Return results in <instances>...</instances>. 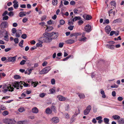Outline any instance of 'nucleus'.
Segmentation results:
<instances>
[{
  "mask_svg": "<svg viewBox=\"0 0 124 124\" xmlns=\"http://www.w3.org/2000/svg\"><path fill=\"white\" fill-rule=\"evenodd\" d=\"M13 3L14 4L13 7L15 9H17L18 7V2L17 1V0H14L13 1Z\"/></svg>",
  "mask_w": 124,
  "mask_h": 124,
  "instance_id": "nucleus-9",
  "label": "nucleus"
},
{
  "mask_svg": "<svg viewBox=\"0 0 124 124\" xmlns=\"http://www.w3.org/2000/svg\"><path fill=\"white\" fill-rule=\"evenodd\" d=\"M81 19V18L80 16H76L75 17L73 18L72 20L73 22H74L76 21L80 20Z\"/></svg>",
  "mask_w": 124,
  "mask_h": 124,
  "instance_id": "nucleus-25",
  "label": "nucleus"
},
{
  "mask_svg": "<svg viewBox=\"0 0 124 124\" xmlns=\"http://www.w3.org/2000/svg\"><path fill=\"white\" fill-rule=\"evenodd\" d=\"M38 84V83H35L34 82L31 84V85L33 86L34 87H36Z\"/></svg>",
  "mask_w": 124,
  "mask_h": 124,
  "instance_id": "nucleus-48",
  "label": "nucleus"
},
{
  "mask_svg": "<svg viewBox=\"0 0 124 124\" xmlns=\"http://www.w3.org/2000/svg\"><path fill=\"white\" fill-rule=\"evenodd\" d=\"M47 71L45 68L43 69L39 72V74H46L47 73Z\"/></svg>",
  "mask_w": 124,
  "mask_h": 124,
  "instance_id": "nucleus-20",
  "label": "nucleus"
},
{
  "mask_svg": "<svg viewBox=\"0 0 124 124\" xmlns=\"http://www.w3.org/2000/svg\"><path fill=\"white\" fill-rule=\"evenodd\" d=\"M46 36H44V37H41L40 38L39 40L40 41L43 43H49L52 41V38L51 37H47Z\"/></svg>",
  "mask_w": 124,
  "mask_h": 124,
  "instance_id": "nucleus-2",
  "label": "nucleus"
},
{
  "mask_svg": "<svg viewBox=\"0 0 124 124\" xmlns=\"http://www.w3.org/2000/svg\"><path fill=\"white\" fill-rule=\"evenodd\" d=\"M118 122L119 123L124 124V119L122 118L120 119L118 121Z\"/></svg>",
  "mask_w": 124,
  "mask_h": 124,
  "instance_id": "nucleus-32",
  "label": "nucleus"
},
{
  "mask_svg": "<svg viewBox=\"0 0 124 124\" xmlns=\"http://www.w3.org/2000/svg\"><path fill=\"white\" fill-rule=\"evenodd\" d=\"M28 122L27 120L19 121L18 122V124H28Z\"/></svg>",
  "mask_w": 124,
  "mask_h": 124,
  "instance_id": "nucleus-23",
  "label": "nucleus"
},
{
  "mask_svg": "<svg viewBox=\"0 0 124 124\" xmlns=\"http://www.w3.org/2000/svg\"><path fill=\"white\" fill-rule=\"evenodd\" d=\"M13 15V12L10 11L8 14V15L10 16H12Z\"/></svg>",
  "mask_w": 124,
  "mask_h": 124,
  "instance_id": "nucleus-57",
  "label": "nucleus"
},
{
  "mask_svg": "<svg viewBox=\"0 0 124 124\" xmlns=\"http://www.w3.org/2000/svg\"><path fill=\"white\" fill-rule=\"evenodd\" d=\"M110 4L112 6H113L115 7L116 5V3L114 1H112L110 2Z\"/></svg>",
  "mask_w": 124,
  "mask_h": 124,
  "instance_id": "nucleus-35",
  "label": "nucleus"
},
{
  "mask_svg": "<svg viewBox=\"0 0 124 124\" xmlns=\"http://www.w3.org/2000/svg\"><path fill=\"white\" fill-rule=\"evenodd\" d=\"M105 30L106 32L109 34L111 30L110 27L108 25L106 26L105 28Z\"/></svg>",
  "mask_w": 124,
  "mask_h": 124,
  "instance_id": "nucleus-12",
  "label": "nucleus"
},
{
  "mask_svg": "<svg viewBox=\"0 0 124 124\" xmlns=\"http://www.w3.org/2000/svg\"><path fill=\"white\" fill-rule=\"evenodd\" d=\"M91 26L89 24L86 25L84 28L85 31L87 32H90L91 31Z\"/></svg>",
  "mask_w": 124,
  "mask_h": 124,
  "instance_id": "nucleus-7",
  "label": "nucleus"
},
{
  "mask_svg": "<svg viewBox=\"0 0 124 124\" xmlns=\"http://www.w3.org/2000/svg\"><path fill=\"white\" fill-rule=\"evenodd\" d=\"M36 46L37 47H41L42 46V45L40 43H38L37 44Z\"/></svg>",
  "mask_w": 124,
  "mask_h": 124,
  "instance_id": "nucleus-59",
  "label": "nucleus"
},
{
  "mask_svg": "<svg viewBox=\"0 0 124 124\" xmlns=\"http://www.w3.org/2000/svg\"><path fill=\"white\" fill-rule=\"evenodd\" d=\"M26 13L25 12H21L19 13V16L20 17H22L26 16Z\"/></svg>",
  "mask_w": 124,
  "mask_h": 124,
  "instance_id": "nucleus-21",
  "label": "nucleus"
},
{
  "mask_svg": "<svg viewBox=\"0 0 124 124\" xmlns=\"http://www.w3.org/2000/svg\"><path fill=\"white\" fill-rule=\"evenodd\" d=\"M27 18L26 17H24L22 21L23 23H25L27 21Z\"/></svg>",
  "mask_w": 124,
  "mask_h": 124,
  "instance_id": "nucleus-53",
  "label": "nucleus"
},
{
  "mask_svg": "<svg viewBox=\"0 0 124 124\" xmlns=\"http://www.w3.org/2000/svg\"><path fill=\"white\" fill-rule=\"evenodd\" d=\"M39 112L38 108L36 107H34L32 108V112L34 113H37Z\"/></svg>",
  "mask_w": 124,
  "mask_h": 124,
  "instance_id": "nucleus-17",
  "label": "nucleus"
},
{
  "mask_svg": "<svg viewBox=\"0 0 124 124\" xmlns=\"http://www.w3.org/2000/svg\"><path fill=\"white\" fill-rule=\"evenodd\" d=\"M26 62V61L24 60H23L22 61L20 62V64L22 65H23L25 64V63Z\"/></svg>",
  "mask_w": 124,
  "mask_h": 124,
  "instance_id": "nucleus-41",
  "label": "nucleus"
},
{
  "mask_svg": "<svg viewBox=\"0 0 124 124\" xmlns=\"http://www.w3.org/2000/svg\"><path fill=\"white\" fill-rule=\"evenodd\" d=\"M33 70V69H28L27 70V71H28L29 73H28V75H29L30 73H31L32 71Z\"/></svg>",
  "mask_w": 124,
  "mask_h": 124,
  "instance_id": "nucleus-49",
  "label": "nucleus"
},
{
  "mask_svg": "<svg viewBox=\"0 0 124 124\" xmlns=\"http://www.w3.org/2000/svg\"><path fill=\"white\" fill-rule=\"evenodd\" d=\"M51 110L53 111L54 112L56 113L57 111L56 110V108L55 107L53 106H52L51 107Z\"/></svg>",
  "mask_w": 124,
  "mask_h": 124,
  "instance_id": "nucleus-26",
  "label": "nucleus"
},
{
  "mask_svg": "<svg viewBox=\"0 0 124 124\" xmlns=\"http://www.w3.org/2000/svg\"><path fill=\"white\" fill-rule=\"evenodd\" d=\"M8 18V16H6L4 17L3 18V20H7Z\"/></svg>",
  "mask_w": 124,
  "mask_h": 124,
  "instance_id": "nucleus-55",
  "label": "nucleus"
},
{
  "mask_svg": "<svg viewBox=\"0 0 124 124\" xmlns=\"http://www.w3.org/2000/svg\"><path fill=\"white\" fill-rule=\"evenodd\" d=\"M27 35L26 34H23L21 36V37L23 39H25L26 38Z\"/></svg>",
  "mask_w": 124,
  "mask_h": 124,
  "instance_id": "nucleus-51",
  "label": "nucleus"
},
{
  "mask_svg": "<svg viewBox=\"0 0 124 124\" xmlns=\"http://www.w3.org/2000/svg\"><path fill=\"white\" fill-rule=\"evenodd\" d=\"M83 21L82 20H79L78 22V23L79 25H81L83 23Z\"/></svg>",
  "mask_w": 124,
  "mask_h": 124,
  "instance_id": "nucleus-56",
  "label": "nucleus"
},
{
  "mask_svg": "<svg viewBox=\"0 0 124 124\" xmlns=\"http://www.w3.org/2000/svg\"><path fill=\"white\" fill-rule=\"evenodd\" d=\"M46 112L47 114H50L52 113V111L49 108H48L46 109Z\"/></svg>",
  "mask_w": 124,
  "mask_h": 124,
  "instance_id": "nucleus-19",
  "label": "nucleus"
},
{
  "mask_svg": "<svg viewBox=\"0 0 124 124\" xmlns=\"http://www.w3.org/2000/svg\"><path fill=\"white\" fill-rule=\"evenodd\" d=\"M53 29V27L52 26L47 27L45 30V31H49Z\"/></svg>",
  "mask_w": 124,
  "mask_h": 124,
  "instance_id": "nucleus-29",
  "label": "nucleus"
},
{
  "mask_svg": "<svg viewBox=\"0 0 124 124\" xmlns=\"http://www.w3.org/2000/svg\"><path fill=\"white\" fill-rule=\"evenodd\" d=\"M60 23L61 25H63L65 23V21L63 20H61L60 21Z\"/></svg>",
  "mask_w": 124,
  "mask_h": 124,
  "instance_id": "nucleus-46",
  "label": "nucleus"
},
{
  "mask_svg": "<svg viewBox=\"0 0 124 124\" xmlns=\"http://www.w3.org/2000/svg\"><path fill=\"white\" fill-rule=\"evenodd\" d=\"M46 95V94L44 93H41L39 94V96L41 98H43Z\"/></svg>",
  "mask_w": 124,
  "mask_h": 124,
  "instance_id": "nucleus-38",
  "label": "nucleus"
},
{
  "mask_svg": "<svg viewBox=\"0 0 124 124\" xmlns=\"http://www.w3.org/2000/svg\"><path fill=\"white\" fill-rule=\"evenodd\" d=\"M106 46L107 48L111 49H114L115 47V46L113 45H107Z\"/></svg>",
  "mask_w": 124,
  "mask_h": 124,
  "instance_id": "nucleus-22",
  "label": "nucleus"
},
{
  "mask_svg": "<svg viewBox=\"0 0 124 124\" xmlns=\"http://www.w3.org/2000/svg\"><path fill=\"white\" fill-rule=\"evenodd\" d=\"M64 44L63 43H60L59 44V47L60 48L62 47Z\"/></svg>",
  "mask_w": 124,
  "mask_h": 124,
  "instance_id": "nucleus-54",
  "label": "nucleus"
},
{
  "mask_svg": "<svg viewBox=\"0 0 124 124\" xmlns=\"http://www.w3.org/2000/svg\"><path fill=\"white\" fill-rule=\"evenodd\" d=\"M112 117L114 118L115 120H118L120 118V117L117 115H115L112 116Z\"/></svg>",
  "mask_w": 124,
  "mask_h": 124,
  "instance_id": "nucleus-28",
  "label": "nucleus"
},
{
  "mask_svg": "<svg viewBox=\"0 0 124 124\" xmlns=\"http://www.w3.org/2000/svg\"><path fill=\"white\" fill-rule=\"evenodd\" d=\"M6 36H4V39L5 40L7 41H8V32L7 31H6V33H5Z\"/></svg>",
  "mask_w": 124,
  "mask_h": 124,
  "instance_id": "nucleus-27",
  "label": "nucleus"
},
{
  "mask_svg": "<svg viewBox=\"0 0 124 124\" xmlns=\"http://www.w3.org/2000/svg\"><path fill=\"white\" fill-rule=\"evenodd\" d=\"M102 118L101 116H99L96 117V119L97 120H98V123L100 124L103 122V120H102Z\"/></svg>",
  "mask_w": 124,
  "mask_h": 124,
  "instance_id": "nucleus-13",
  "label": "nucleus"
},
{
  "mask_svg": "<svg viewBox=\"0 0 124 124\" xmlns=\"http://www.w3.org/2000/svg\"><path fill=\"white\" fill-rule=\"evenodd\" d=\"M92 108L91 106L89 105L87 106L86 109L84 111V114L85 115H88L91 110Z\"/></svg>",
  "mask_w": 124,
  "mask_h": 124,
  "instance_id": "nucleus-5",
  "label": "nucleus"
},
{
  "mask_svg": "<svg viewBox=\"0 0 124 124\" xmlns=\"http://www.w3.org/2000/svg\"><path fill=\"white\" fill-rule=\"evenodd\" d=\"M9 112L7 111H5L3 112L2 114L3 116H6L8 114Z\"/></svg>",
  "mask_w": 124,
  "mask_h": 124,
  "instance_id": "nucleus-30",
  "label": "nucleus"
},
{
  "mask_svg": "<svg viewBox=\"0 0 124 124\" xmlns=\"http://www.w3.org/2000/svg\"><path fill=\"white\" fill-rule=\"evenodd\" d=\"M83 16L85 19L86 20H90L92 18L91 16L89 15L85 14L83 15Z\"/></svg>",
  "mask_w": 124,
  "mask_h": 124,
  "instance_id": "nucleus-8",
  "label": "nucleus"
},
{
  "mask_svg": "<svg viewBox=\"0 0 124 124\" xmlns=\"http://www.w3.org/2000/svg\"><path fill=\"white\" fill-rule=\"evenodd\" d=\"M86 38V37H84V38H81L80 39V41H85Z\"/></svg>",
  "mask_w": 124,
  "mask_h": 124,
  "instance_id": "nucleus-44",
  "label": "nucleus"
},
{
  "mask_svg": "<svg viewBox=\"0 0 124 124\" xmlns=\"http://www.w3.org/2000/svg\"><path fill=\"white\" fill-rule=\"evenodd\" d=\"M44 36H46L47 37L51 38L52 39H56L58 36V32L55 33L54 32L49 33L47 32H45L43 34Z\"/></svg>",
  "mask_w": 124,
  "mask_h": 124,
  "instance_id": "nucleus-1",
  "label": "nucleus"
},
{
  "mask_svg": "<svg viewBox=\"0 0 124 124\" xmlns=\"http://www.w3.org/2000/svg\"><path fill=\"white\" fill-rule=\"evenodd\" d=\"M23 84L24 86L27 87L29 86V85L28 84H26L24 82H22V83L21 84Z\"/></svg>",
  "mask_w": 124,
  "mask_h": 124,
  "instance_id": "nucleus-37",
  "label": "nucleus"
},
{
  "mask_svg": "<svg viewBox=\"0 0 124 124\" xmlns=\"http://www.w3.org/2000/svg\"><path fill=\"white\" fill-rule=\"evenodd\" d=\"M112 95L114 97H115L116 95V93L115 91H113L112 92Z\"/></svg>",
  "mask_w": 124,
  "mask_h": 124,
  "instance_id": "nucleus-64",
  "label": "nucleus"
},
{
  "mask_svg": "<svg viewBox=\"0 0 124 124\" xmlns=\"http://www.w3.org/2000/svg\"><path fill=\"white\" fill-rule=\"evenodd\" d=\"M21 31L20 30H18L16 32V37H19L21 34Z\"/></svg>",
  "mask_w": 124,
  "mask_h": 124,
  "instance_id": "nucleus-16",
  "label": "nucleus"
},
{
  "mask_svg": "<svg viewBox=\"0 0 124 124\" xmlns=\"http://www.w3.org/2000/svg\"><path fill=\"white\" fill-rule=\"evenodd\" d=\"M68 24L69 25H72L73 24V23L72 22L70 21V20H68Z\"/></svg>",
  "mask_w": 124,
  "mask_h": 124,
  "instance_id": "nucleus-50",
  "label": "nucleus"
},
{
  "mask_svg": "<svg viewBox=\"0 0 124 124\" xmlns=\"http://www.w3.org/2000/svg\"><path fill=\"white\" fill-rule=\"evenodd\" d=\"M109 23V21L108 19H106L105 21V23L103 22V24H104L105 23H106L107 24H108Z\"/></svg>",
  "mask_w": 124,
  "mask_h": 124,
  "instance_id": "nucleus-63",
  "label": "nucleus"
},
{
  "mask_svg": "<svg viewBox=\"0 0 124 124\" xmlns=\"http://www.w3.org/2000/svg\"><path fill=\"white\" fill-rule=\"evenodd\" d=\"M5 88H7V89H4L2 90V91L4 93H6L8 90L9 91L11 92H12L14 91V88L10 85H6L5 86H4L2 87L3 89H4Z\"/></svg>",
  "mask_w": 124,
  "mask_h": 124,
  "instance_id": "nucleus-3",
  "label": "nucleus"
},
{
  "mask_svg": "<svg viewBox=\"0 0 124 124\" xmlns=\"http://www.w3.org/2000/svg\"><path fill=\"white\" fill-rule=\"evenodd\" d=\"M74 41L73 40H72V39H70V40H66V43L67 44H72L73 43H74Z\"/></svg>",
  "mask_w": 124,
  "mask_h": 124,
  "instance_id": "nucleus-24",
  "label": "nucleus"
},
{
  "mask_svg": "<svg viewBox=\"0 0 124 124\" xmlns=\"http://www.w3.org/2000/svg\"><path fill=\"white\" fill-rule=\"evenodd\" d=\"M14 41L16 44H17L19 42V39L17 38H15L14 39Z\"/></svg>",
  "mask_w": 124,
  "mask_h": 124,
  "instance_id": "nucleus-45",
  "label": "nucleus"
},
{
  "mask_svg": "<svg viewBox=\"0 0 124 124\" xmlns=\"http://www.w3.org/2000/svg\"><path fill=\"white\" fill-rule=\"evenodd\" d=\"M18 110L19 112H23V111H24L25 110L22 107L20 108Z\"/></svg>",
  "mask_w": 124,
  "mask_h": 124,
  "instance_id": "nucleus-36",
  "label": "nucleus"
},
{
  "mask_svg": "<svg viewBox=\"0 0 124 124\" xmlns=\"http://www.w3.org/2000/svg\"><path fill=\"white\" fill-rule=\"evenodd\" d=\"M73 27L74 26H69L68 27V28L70 30H73Z\"/></svg>",
  "mask_w": 124,
  "mask_h": 124,
  "instance_id": "nucleus-60",
  "label": "nucleus"
},
{
  "mask_svg": "<svg viewBox=\"0 0 124 124\" xmlns=\"http://www.w3.org/2000/svg\"><path fill=\"white\" fill-rule=\"evenodd\" d=\"M21 83H22V81H20V82H16L14 83V84L13 85V86L15 88L17 87V88L16 89H19V88H18V87H19L20 84H21Z\"/></svg>",
  "mask_w": 124,
  "mask_h": 124,
  "instance_id": "nucleus-10",
  "label": "nucleus"
},
{
  "mask_svg": "<svg viewBox=\"0 0 124 124\" xmlns=\"http://www.w3.org/2000/svg\"><path fill=\"white\" fill-rule=\"evenodd\" d=\"M51 83L52 85H54L55 83V81L54 78L52 79L51 80Z\"/></svg>",
  "mask_w": 124,
  "mask_h": 124,
  "instance_id": "nucleus-43",
  "label": "nucleus"
},
{
  "mask_svg": "<svg viewBox=\"0 0 124 124\" xmlns=\"http://www.w3.org/2000/svg\"><path fill=\"white\" fill-rule=\"evenodd\" d=\"M75 4V2L73 0H72L70 2V4L72 5H74Z\"/></svg>",
  "mask_w": 124,
  "mask_h": 124,
  "instance_id": "nucleus-62",
  "label": "nucleus"
},
{
  "mask_svg": "<svg viewBox=\"0 0 124 124\" xmlns=\"http://www.w3.org/2000/svg\"><path fill=\"white\" fill-rule=\"evenodd\" d=\"M77 94L80 99H84L85 98V96L83 93H79Z\"/></svg>",
  "mask_w": 124,
  "mask_h": 124,
  "instance_id": "nucleus-18",
  "label": "nucleus"
},
{
  "mask_svg": "<svg viewBox=\"0 0 124 124\" xmlns=\"http://www.w3.org/2000/svg\"><path fill=\"white\" fill-rule=\"evenodd\" d=\"M16 56L12 57H9L8 59V61L9 62H14L16 60Z\"/></svg>",
  "mask_w": 124,
  "mask_h": 124,
  "instance_id": "nucleus-11",
  "label": "nucleus"
},
{
  "mask_svg": "<svg viewBox=\"0 0 124 124\" xmlns=\"http://www.w3.org/2000/svg\"><path fill=\"white\" fill-rule=\"evenodd\" d=\"M3 122L6 124H14L15 121L14 120L8 118H5L2 120Z\"/></svg>",
  "mask_w": 124,
  "mask_h": 124,
  "instance_id": "nucleus-4",
  "label": "nucleus"
},
{
  "mask_svg": "<svg viewBox=\"0 0 124 124\" xmlns=\"http://www.w3.org/2000/svg\"><path fill=\"white\" fill-rule=\"evenodd\" d=\"M23 40H22L19 43V45L21 47H23Z\"/></svg>",
  "mask_w": 124,
  "mask_h": 124,
  "instance_id": "nucleus-33",
  "label": "nucleus"
},
{
  "mask_svg": "<svg viewBox=\"0 0 124 124\" xmlns=\"http://www.w3.org/2000/svg\"><path fill=\"white\" fill-rule=\"evenodd\" d=\"M57 0H53L52 1V4L54 5H55L57 4Z\"/></svg>",
  "mask_w": 124,
  "mask_h": 124,
  "instance_id": "nucleus-34",
  "label": "nucleus"
},
{
  "mask_svg": "<svg viewBox=\"0 0 124 124\" xmlns=\"http://www.w3.org/2000/svg\"><path fill=\"white\" fill-rule=\"evenodd\" d=\"M55 90L53 88L50 89L49 90V91L51 94L53 93L54 92H55Z\"/></svg>",
  "mask_w": 124,
  "mask_h": 124,
  "instance_id": "nucleus-47",
  "label": "nucleus"
},
{
  "mask_svg": "<svg viewBox=\"0 0 124 124\" xmlns=\"http://www.w3.org/2000/svg\"><path fill=\"white\" fill-rule=\"evenodd\" d=\"M12 32L14 34H15L17 32L16 28H13L12 29Z\"/></svg>",
  "mask_w": 124,
  "mask_h": 124,
  "instance_id": "nucleus-52",
  "label": "nucleus"
},
{
  "mask_svg": "<svg viewBox=\"0 0 124 124\" xmlns=\"http://www.w3.org/2000/svg\"><path fill=\"white\" fill-rule=\"evenodd\" d=\"M51 121L52 123H57L59 122V119L57 117H54L52 118Z\"/></svg>",
  "mask_w": 124,
  "mask_h": 124,
  "instance_id": "nucleus-6",
  "label": "nucleus"
},
{
  "mask_svg": "<svg viewBox=\"0 0 124 124\" xmlns=\"http://www.w3.org/2000/svg\"><path fill=\"white\" fill-rule=\"evenodd\" d=\"M45 68L46 69V71H47V73L51 69V68H50V67L49 66L46 67Z\"/></svg>",
  "mask_w": 124,
  "mask_h": 124,
  "instance_id": "nucleus-39",
  "label": "nucleus"
},
{
  "mask_svg": "<svg viewBox=\"0 0 124 124\" xmlns=\"http://www.w3.org/2000/svg\"><path fill=\"white\" fill-rule=\"evenodd\" d=\"M123 98L121 97H118L117 100L119 101H122L123 99Z\"/></svg>",
  "mask_w": 124,
  "mask_h": 124,
  "instance_id": "nucleus-61",
  "label": "nucleus"
},
{
  "mask_svg": "<svg viewBox=\"0 0 124 124\" xmlns=\"http://www.w3.org/2000/svg\"><path fill=\"white\" fill-rule=\"evenodd\" d=\"M104 123L106 124H109L108 122L109 120L107 118H104Z\"/></svg>",
  "mask_w": 124,
  "mask_h": 124,
  "instance_id": "nucleus-31",
  "label": "nucleus"
},
{
  "mask_svg": "<svg viewBox=\"0 0 124 124\" xmlns=\"http://www.w3.org/2000/svg\"><path fill=\"white\" fill-rule=\"evenodd\" d=\"M7 23L6 22H4L2 23L0 25L1 28H5L7 26Z\"/></svg>",
  "mask_w": 124,
  "mask_h": 124,
  "instance_id": "nucleus-14",
  "label": "nucleus"
},
{
  "mask_svg": "<svg viewBox=\"0 0 124 124\" xmlns=\"http://www.w3.org/2000/svg\"><path fill=\"white\" fill-rule=\"evenodd\" d=\"M47 62L46 61H45L42 64V65L43 66H46L47 64Z\"/></svg>",
  "mask_w": 124,
  "mask_h": 124,
  "instance_id": "nucleus-58",
  "label": "nucleus"
},
{
  "mask_svg": "<svg viewBox=\"0 0 124 124\" xmlns=\"http://www.w3.org/2000/svg\"><path fill=\"white\" fill-rule=\"evenodd\" d=\"M57 98L59 100L61 101H64L66 100V98L65 97L61 95L58 96Z\"/></svg>",
  "mask_w": 124,
  "mask_h": 124,
  "instance_id": "nucleus-15",
  "label": "nucleus"
},
{
  "mask_svg": "<svg viewBox=\"0 0 124 124\" xmlns=\"http://www.w3.org/2000/svg\"><path fill=\"white\" fill-rule=\"evenodd\" d=\"M0 108L2 110H4L6 109V107L3 105H1L0 106Z\"/></svg>",
  "mask_w": 124,
  "mask_h": 124,
  "instance_id": "nucleus-42",
  "label": "nucleus"
},
{
  "mask_svg": "<svg viewBox=\"0 0 124 124\" xmlns=\"http://www.w3.org/2000/svg\"><path fill=\"white\" fill-rule=\"evenodd\" d=\"M14 78L15 79H16L20 78H21V77L19 75H16L14 76Z\"/></svg>",
  "mask_w": 124,
  "mask_h": 124,
  "instance_id": "nucleus-40",
  "label": "nucleus"
}]
</instances>
